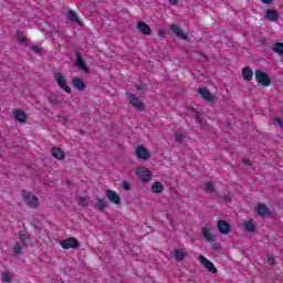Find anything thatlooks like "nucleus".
Masks as SVG:
<instances>
[{
    "mask_svg": "<svg viewBox=\"0 0 283 283\" xmlns=\"http://www.w3.org/2000/svg\"><path fill=\"white\" fill-rule=\"evenodd\" d=\"M108 205L107 201H105V199L103 198H98L96 199V203H95V209L97 211H99L101 213H103V211H105V209H107Z\"/></svg>",
    "mask_w": 283,
    "mask_h": 283,
    "instance_id": "21",
    "label": "nucleus"
},
{
    "mask_svg": "<svg viewBox=\"0 0 283 283\" xmlns=\"http://www.w3.org/2000/svg\"><path fill=\"white\" fill-rule=\"evenodd\" d=\"M205 191L207 193H218V190H216V185H213L212 181L206 182Z\"/></svg>",
    "mask_w": 283,
    "mask_h": 283,
    "instance_id": "28",
    "label": "nucleus"
},
{
    "mask_svg": "<svg viewBox=\"0 0 283 283\" xmlns=\"http://www.w3.org/2000/svg\"><path fill=\"white\" fill-rule=\"evenodd\" d=\"M128 101L135 109H138L139 112H145V103L140 102L138 96L136 94H127Z\"/></svg>",
    "mask_w": 283,
    "mask_h": 283,
    "instance_id": "4",
    "label": "nucleus"
},
{
    "mask_svg": "<svg viewBox=\"0 0 283 283\" xmlns=\"http://www.w3.org/2000/svg\"><path fill=\"white\" fill-rule=\"evenodd\" d=\"M219 233L222 235H229L231 233V226L224 220H220L217 224Z\"/></svg>",
    "mask_w": 283,
    "mask_h": 283,
    "instance_id": "11",
    "label": "nucleus"
},
{
    "mask_svg": "<svg viewBox=\"0 0 283 283\" xmlns=\"http://www.w3.org/2000/svg\"><path fill=\"white\" fill-rule=\"evenodd\" d=\"M199 260L201 262V264H203L205 269H207L209 271V273H218V269L216 268V265H213V262L209 261V259L200 255Z\"/></svg>",
    "mask_w": 283,
    "mask_h": 283,
    "instance_id": "9",
    "label": "nucleus"
},
{
    "mask_svg": "<svg viewBox=\"0 0 283 283\" xmlns=\"http://www.w3.org/2000/svg\"><path fill=\"white\" fill-rule=\"evenodd\" d=\"M136 90L138 92H143V94H145V92H147V84L145 83H139L138 85H136Z\"/></svg>",
    "mask_w": 283,
    "mask_h": 283,
    "instance_id": "33",
    "label": "nucleus"
},
{
    "mask_svg": "<svg viewBox=\"0 0 283 283\" xmlns=\"http://www.w3.org/2000/svg\"><path fill=\"white\" fill-rule=\"evenodd\" d=\"M272 51L275 52V54H280L281 56L283 55V43L282 42H276L272 46Z\"/></svg>",
    "mask_w": 283,
    "mask_h": 283,
    "instance_id": "27",
    "label": "nucleus"
},
{
    "mask_svg": "<svg viewBox=\"0 0 283 283\" xmlns=\"http://www.w3.org/2000/svg\"><path fill=\"white\" fill-rule=\"evenodd\" d=\"M76 60H75V65L84 72L85 74L90 73V67H87V64H85V60H83V56H81V53L76 52L75 53Z\"/></svg>",
    "mask_w": 283,
    "mask_h": 283,
    "instance_id": "7",
    "label": "nucleus"
},
{
    "mask_svg": "<svg viewBox=\"0 0 283 283\" xmlns=\"http://www.w3.org/2000/svg\"><path fill=\"white\" fill-rule=\"evenodd\" d=\"M264 19L265 21L275 22L280 19V13L273 9H266L264 11Z\"/></svg>",
    "mask_w": 283,
    "mask_h": 283,
    "instance_id": "14",
    "label": "nucleus"
},
{
    "mask_svg": "<svg viewBox=\"0 0 283 283\" xmlns=\"http://www.w3.org/2000/svg\"><path fill=\"white\" fill-rule=\"evenodd\" d=\"M245 231H248V233H253L255 232V223L252 222V221H247L244 224H243Z\"/></svg>",
    "mask_w": 283,
    "mask_h": 283,
    "instance_id": "30",
    "label": "nucleus"
},
{
    "mask_svg": "<svg viewBox=\"0 0 283 283\" xmlns=\"http://www.w3.org/2000/svg\"><path fill=\"white\" fill-rule=\"evenodd\" d=\"M170 6H178V0H169Z\"/></svg>",
    "mask_w": 283,
    "mask_h": 283,
    "instance_id": "47",
    "label": "nucleus"
},
{
    "mask_svg": "<svg viewBox=\"0 0 283 283\" xmlns=\"http://www.w3.org/2000/svg\"><path fill=\"white\" fill-rule=\"evenodd\" d=\"M51 154L53 158H56V160H63V158H65V153L61 148H52Z\"/></svg>",
    "mask_w": 283,
    "mask_h": 283,
    "instance_id": "22",
    "label": "nucleus"
},
{
    "mask_svg": "<svg viewBox=\"0 0 283 283\" xmlns=\"http://www.w3.org/2000/svg\"><path fill=\"white\" fill-rule=\"evenodd\" d=\"M106 198H108L109 202H112L113 205H120V196L114 191V190H106Z\"/></svg>",
    "mask_w": 283,
    "mask_h": 283,
    "instance_id": "16",
    "label": "nucleus"
},
{
    "mask_svg": "<svg viewBox=\"0 0 283 283\" xmlns=\"http://www.w3.org/2000/svg\"><path fill=\"white\" fill-rule=\"evenodd\" d=\"M122 187L124 191H132V186L127 181H123Z\"/></svg>",
    "mask_w": 283,
    "mask_h": 283,
    "instance_id": "37",
    "label": "nucleus"
},
{
    "mask_svg": "<svg viewBox=\"0 0 283 283\" xmlns=\"http://www.w3.org/2000/svg\"><path fill=\"white\" fill-rule=\"evenodd\" d=\"M175 136L177 143H182V140H185V135L182 134H176Z\"/></svg>",
    "mask_w": 283,
    "mask_h": 283,
    "instance_id": "39",
    "label": "nucleus"
},
{
    "mask_svg": "<svg viewBox=\"0 0 283 283\" xmlns=\"http://www.w3.org/2000/svg\"><path fill=\"white\" fill-rule=\"evenodd\" d=\"M212 249H213V251H220V249H222V247H220V243H213Z\"/></svg>",
    "mask_w": 283,
    "mask_h": 283,
    "instance_id": "41",
    "label": "nucleus"
},
{
    "mask_svg": "<svg viewBox=\"0 0 283 283\" xmlns=\"http://www.w3.org/2000/svg\"><path fill=\"white\" fill-rule=\"evenodd\" d=\"M2 282H12V274L10 272H4L2 274Z\"/></svg>",
    "mask_w": 283,
    "mask_h": 283,
    "instance_id": "32",
    "label": "nucleus"
},
{
    "mask_svg": "<svg viewBox=\"0 0 283 283\" xmlns=\"http://www.w3.org/2000/svg\"><path fill=\"white\" fill-rule=\"evenodd\" d=\"M158 36H160L161 39H165L166 32H165L164 29H159V30H158Z\"/></svg>",
    "mask_w": 283,
    "mask_h": 283,
    "instance_id": "40",
    "label": "nucleus"
},
{
    "mask_svg": "<svg viewBox=\"0 0 283 283\" xmlns=\"http://www.w3.org/2000/svg\"><path fill=\"white\" fill-rule=\"evenodd\" d=\"M186 253L184 252V251H181V250H179V249H176L175 250V260L177 261V262H182V260H185V258H186Z\"/></svg>",
    "mask_w": 283,
    "mask_h": 283,
    "instance_id": "29",
    "label": "nucleus"
},
{
    "mask_svg": "<svg viewBox=\"0 0 283 283\" xmlns=\"http://www.w3.org/2000/svg\"><path fill=\"white\" fill-rule=\"evenodd\" d=\"M223 200L224 202H231V197H229V195H224Z\"/></svg>",
    "mask_w": 283,
    "mask_h": 283,
    "instance_id": "45",
    "label": "nucleus"
},
{
    "mask_svg": "<svg viewBox=\"0 0 283 283\" xmlns=\"http://www.w3.org/2000/svg\"><path fill=\"white\" fill-rule=\"evenodd\" d=\"M254 76L259 85H262L263 87H269V85H271V77L264 71L256 70Z\"/></svg>",
    "mask_w": 283,
    "mask_h": 283,
    "instance_id": "1",
    "label": "nucleus"
},
{
    "mask_svg": "<svg viewBox=\"0 0 283 283\" xmlns=\"http://www.w3.org/2000/svg\"><path fill=\"white\" fill-rule=\"evenodd\" d=\"M242 76L245 81H252L253 80V70H251V67H249V66L243 67Z\"/></svg>",
    "mask_w": 283,
    "mask_h": 283,
    "instance_id": "23",
    "label": "nucleus"
},
{
    "mask_svg": "<svg viewBox=\"0 0 283 283\" xmlns=\"http://www.w3.org/2000/svg\"><path fill=\"white\" fill-rule=\"evenodd\" d=\"M268 262L273 265L275 264V259L273 256H269Z\"/></svg>",
    "mask_w": 283,
    "mask_h": 283,
    "instance_id": "44",
    "label": "nucleus"
},
{
    "mask_svg": "<svg viewBox=\"0 0 283 283\" xmlns=\"http://www.w3.org/2000/svg\"><path fill=\"white\" fill-rule=\"evenodd\" d=\"M78 205H80L81 207H87V198H85V197H80V199H78Z\"/></svg>",
    "mask_w": 283,
    "mask_h": 283,
    "instance_id": "36",
    "label": "nucleus"
},
{
    "mask_svg": "<svg viewBox=\"0 0 283 283\" xmlns=\"http://www.w3.org/2000/svg\"><path fill=\"white\" fill-rule=\"evenodd\" d=\"M66 21H70V23H73L74 25H83V21H81V19H78V15L72 10L67 11Z\"/></svg>",
    "mask_w": 283,
    "mask_h": 283,
    "instance_id": "15",
    "label": "nucleus"
},
{
    "mask_svg": "<svg viewBox=\"0 0 283 283\" xmlns=\"http://www.w3.org/2000/svg\"><path fill=\"white\" fill-rule=\"evenodd\" d=\"M242 163H243V165H245L247 167H251V160H250V159L244 158V159L242 160Z\"/></svg>",
    "mask_w": 283,
    "mask_h": 283,
    "instance_id": "42",
    "label": "nucleus"
},
{
    "mask_svg": "<svg viewBox=\"0 0 283 283\" xmlns=\"http://www.w3.org/2000/svg\"><path fill=\"white\" fill-rule=\"evenodd\" d=\"M151 191L153 193H163V191H165V186L160 182H154L151 185Z\"/></svg>",
    "mask_w": 283,
    "mask_h": 283,
    "instance_id": "26",
    "label": "nucleus"
},
{
    "mask_svg": "<svg viewBox=\"0 0 283 283\" xmlns=\"http://www.w3.org/2000/svg\"><path fill=\"white\" fill-rule=\"evenodd\" d=\"M50 104H51L53 107H56V106L61 105V101H59V98H51V99H50Z\"/></svg>",
    "mask_w": 283,
    "mask_h": 283,
    "instance_id": "38",
    "label": "nucleus"
},
{
    "mask_svg": "<svg viewBox=\"0 0 283 283\" xmlns=\"http://www.w3.org/2000/svg\"><path fill=\"white\" fill-rule=\"evenodd\" d=\"M137 176H139L142 182H150L151 180V172L145 169V167L137 168Z\"/></svg>",
    "mask_w": 283,
    "mask_h": 283,
    "instance_id": "8",
    "label": "nucleus"
},
{
    "mask_svg": "<svg viewBox=\"0 0 283 283\" xmlns=\"http://www.w3.org/2000/svg\"><path fill=\"white\" fill-rule=\"evenodd\" d=\"M256 213H259L262 218H271L272 212L264 203H259L256 207Z\"/></svg>",
    "mask_w": 283,
    "mask_h": 283,
    "instance_id": "17",
    "label": "nucleus"
},
{
    "mask_svg": "<svg viewBox=\"0 0 283 283\" xmlns=\"http://www.w3.org/2000/svg\"><path fill=\"white\" fill-rule=\"evenodd\" d=\"M170 30H171V32L175 33V35L178 39H181V41H188L189 40V35L187 33L182 32V29L179 25L172 24L170 27Z\"/></svg>",
    "mask_w": 283,
    "mask_h": 283,
    "instance_id": "10",
    "label": "nucleus"
},
{
    "mask_svg": "<svg viewBox=\"0 0 283 283\" xmlns=\"http://www.w3.org/2000/svg\"><path fill=\"white\" fill-rule=\"evenodd\" d=\"M265 6H271L273 3V0H261Z\"/></svg>",
    "mask_w": 283,
    "mask_h": 283,
    "instance_id": "46",
    "label": "nucleus"
},
{
    "mask_svg": "<svg viewBox=\"0 0 283 283\" xmlns=\"http://www.w3.org/2000/svg\"><path fill=\"white\" fill-rule=\"evenodd\" d=\"M137 29L142 34H145L146 36L151 35V27H149V24L145 23L144 21L137 22Z\"/></svg>",
    "mask_w": 283,
    "mask_h": 283,
    "instance_id": "18",
    "label": "nucleus"
},
{
    "mask_svg": "<svg viewBox=\"0 0 283 283\" xmlns=\"http://www.w3.org/2000/svg\"><path fill=\"white\" fill-rule=\"evenodd\" d=\"M274 123H275L276 125H279V127H283L282 119L275 118V119H274Z\"/></svg>",
    "mask_w": 283,
    "mask_h": 283,
    "instance_id": "43",
    "label": "nucleus"
},
{
    "mask_svg": "<svg viewBox=\"0 0 283 283\" xmlns=\"http://www.w3.org/2000/svg\"><path fill=\"white\" fill-rule=\"evenodd\" d=\"M192 116L196 123H198V125H205V119L202 118V114L198 112V109L196 108L192 109Z\"/></svg>",
    "mask_w": 283,
    "mask_h": 283,
    "instance_id": "24",
    "label": "nucleus"
},
{
    "mask_svg": "<svg viewBox=\"0 0 283 283\" xmlns=\"http://www.w3.org/2000/svg\"><path fill=\"white\" fill-rule=\"evenodd\" d=\"M18 235H19V240H20L21 244H24V247H28V244H30V238L25 237V231L20 230L18 232Z\"/></svg>",
    "mask_w": 283,
    "mask_h": 283,
    "instance_id": "25",
    "label": "nucleus"
},
{
    "mask_svg": "<svg viewBox=\"0 0 283 283\" xmlns=\"http://www.w3.org/2000/svg\"><path fill=\"white\" fill-rule=\"evenodd\" d=\"M62 249H78L81 244L78 243V240L76 238H67L61 242Z\"/></svg>",
    "mask_w": 283,
    "mask_h": 283,
    "instance_id": "6",
    "label": "nucleus"
},
{
    "mask_svg": "<svg viewBox=\"0 0 283 283\" xmlns=\"http://www.w3.org/2000/svg\"><path fill=\"white\" fill-rule=\"evenodd\" d=\"M31 52H34V54H41V46L33 44L31 46Z\"/></svg>",
    "mask_w": 283,
    "mask_h": 283,
    "instance_id": "35",
    "label": "nucleus"
},
{
    "mask_svg": "<svg viewBox=\"0 0 283 283\" xmlns=\"http://www.w3.org/2000/svg\"><path fill=\"white\" fill-rule=\"evenodd\" d=\"M13 253H14V255H21V253H23L22 248H21V243H19V242L14 243Z\"/></svg>",
    "mask_w": 283,
    "mask_h": 283,
    "instance_id": "31",
    "label": "nucleus"
},
{
    "mask_svg": "<svg viewBox=\"0 0 283 283\" xmlns=\"http://www.w3.org/2000/svg\"><path fill=\"white\" fill-rule=\"evenodd\" d=\"M201 233L206 242H216V237L211 233V224H206V227L201 229Z\"/></svg>",
    "mask_w": 283,
    "mask_h": 283,
    "instance_id": "12",
    "label": "nucleus"
},
{
    "mask_svg": "<svg viewBox=\"0 0 283 283\" xmlns=\"http://www.w3.org/2000/svg\"><path fill=\"white\" fill-rule=\"evenodd\" d=\"M72 83L75 90H78L80 92H85L87 87V85L85 84V82H83V80H81V77H73Z\"/></svg>",
    "mask_w": 283,
    "mask_h": 283,
    "instance_id": "20",
    "label": "nucleus"
},
{
    "mask_svg": "<svg viewBox=\"0 0 283 283\" xmlns=\"http://www.w3.org/2000/svg\"><path fill=\"white\" fill-rule=\"evenodd\" d=\"M53 76L61 90L66 92V94H72V88L67 85V80H65L62 73L56 72Z\"/></svg>",
    "mask_w": 283,
    "mask_h": 283,
    "instance_id": "2",
    "label": "nucleus"
},
{
    "mask_svg": "<svg viewBox=\"0 0 283 283\" xmlns=\"http://www.w3.org/2000/svg\"><path fill=\"white\" fill-rule=\"evenodd\" d=\"M135 154L140 160H149L151 158V153L143 145L137 146Z\"/></svg>",
    "mask_w": 283,
    "mask_h": 283,
    "instance_id": "5",
    "label": "nucleus"
},
{
    "mask_svg": "<svg viewBox=\"0 0 283 283\" xmlns=\"http://www.w3.org/2000/svg\"><path fill=\"white\" fill-rule=\"evenodd\" d=\"M198 94L202 97L203 101H207L208 103H213V94L209 92L208 87L198 88Z\"/></svg>",
    "mask_w": 283,
    "mask_h": 283,
    "instance_id": "13",
    "label": "nucleus"
},
{
    "mask_svg": "<svg viewBox=\"0 0 283 283\" xmlns=\"http://www.w3.org/2000/svg\"><path fill=\"white\" fill-rule=\"evenodd\" d=\"M17 39H18L19 43H25V35H23V32L18 31Z\"/></svg>",
    "mask_w": 283,
    "mask_h": 283,
    "instance_id": "34",
    "label": "nucleus"
},
{
    "mask_svg": "<svg viewBox=\"0 0 283 283\" xmlns=\"http://www.w3.org/2000/svg\"><path fill=\"white\" fill-rule=\"evenodd\" d=\"M13 118H15L18 123H27L28 115H25V112H23L22 109L15 108L13 111Z\"/></svg>",
    "mask_w": 283,
    "mask_h": 283,
    "instance_id": "19",
    "label": "nucleus"
},
{
    "mask_svg": "<svg viewBox=\"0 0 283 283\" xmlns=\"http://www.w3.org/2000/svg\"><path fill=\"white\" fill-rule=\"evenodd\" d=\"M22 197H23L24 202H27V205H29V207H32V208L39 207V198H36V196H34V193L23 190Z\"/></svg>",
    "mask_w": 283,
    "mask_h": 283,
    "instance_id": "3",
    "label": "nucleus"
}]
</instances>
